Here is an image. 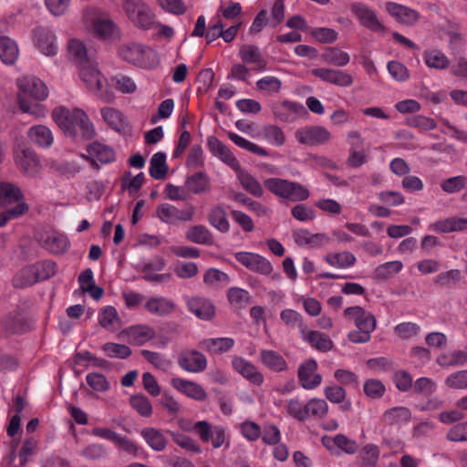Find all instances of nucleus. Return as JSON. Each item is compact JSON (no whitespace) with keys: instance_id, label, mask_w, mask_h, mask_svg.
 <instances>
[{"instance_id":"nucleus-1","label":"nucleus","mask_w":467,"mask_h":467,"mask_svg":"<svg viewBox=\"0 0 467 467\" xmlns=\"http://www.w3.org/2000/svg\"><path fill=\"white\" fill-rule=\"evenodd\" d=\"M18 87L20 90L18 101L21 110L36 116L42 115V108L37 103L29 102L27 98L30 97L37 101L46 99L48 96L46 84L39 78L25 77L18 79Z\"/></svg>"},{"instance_id":"nucleus-2","label":"nucleus","mask_w":467,"mask_h":467,"mask_svg":"<svg viewBox=\"0 0 467 467\" xmlns=\"http://www.w3.org/2000/svg\"><path fill=\"white\" fill-rule=\"evenodd\" d=\"M344 315L346 317L352 319L358 328V330L348 333V339L353 343L368 342L371 337L370 334L376 328L375 316L358 306L347 307Z\"/></svg>"},{"instance_id":"nucleus-3","label":"nucleus","mask_w":467,"mask_h":467,"mask_svg":"<svg viewBox=\"0 0 467 467\" xmlns=\"http://www.w3.org/2000/svg\"><path fill=\"white\" fill-rule=\"evenodd\" d=\"M129 19L142 30L156 29L159 22L153 10L141 0H125L122 4Z\"/></svg>"},{"instance_id":"nucleus-4","label":"nucleus","mask_w":467,"mask_h":467,"mask_svg":"<svg viewBox=\"0 0 467 467\" xmlns=\"http://www.w3.org/2000/svg\"><path fill=\"white\" fill-rule=\"evenodd\" d=\"M264 184L275 195L292 202L305 201L310 195L304 185L285 179L268 178L265 180Z\"/></svg>"},{"instance_id":"nucleus-5","label":"nucleus","mask_w":467,"mask_h":467,"mask_svg":"<svg viewBox=\"0 0 467 467\" xmlns=\"http://www.w3.org/2000/svg\"><path fill=\"white\" fill-rule=\"evenodd\" d=\"M119 55L123 60L140 67H153L158 62L155 51L139 43L130 42L121 45Z\"/></svg>"},{"instance_id":"nucleus-6","label":"nucleus","mask_w":467,"mask_h":467,"mask_svg":"<svg viewBox=\"0 0 467 467\" xmlns=\"http://www.w3.org/2000/svg\"><path fill=\"white\" fill-rule=\"evenodd\" d=\"M38 244L53 254H63L69 248L67 237L53 228H40L35 234Z\"/></svg>"},{"instance_id":"nucleus-7","label":"nucleus","mask_w":467,"mask_h":467,"mask_svg":"<svg viewBox=\"0 0 467 467\" xmlns=\"http://www.w3.org/2000/svg\"><path fill=\"white\" fill-rule=\"evenodd\" d=\"M79 76L88 88L95 92L104 102L110 103L114 100L112 92L103 90L104 78L97 68L83 65L79 68Z\"/></svg>"},{"instance_id":"nucleus-8","label":"nucleus","mask_w":467,"mask_h":467,"mask_svg":"<svg viewBox=\"0 0 467 467\" xmlns=\"http://www.w3.org/2000/svg\"><path fill=\"white\" fill-rule=\"evenodd\" d=\"M194 207L188 205L185 209L180 210L171 203H161L156 209V216L165 223L175 224L178 222L192 221L194 215Z\"/></svg>"},{"instance_id":"nucleus-9","label":"nucleus","mask_w":467,"mask_h":467,"mask_svg":"<svg viewBox=\"0 0 467 467\" xmlns=\"http://www.w3.org/2000/svg\"><path fill=\"white\" fill-rule=\"evenodd\" d=\"M235 260L248 270L262 275H270L273 272L272 264L259 254L238 252L234 254Z\"/></svg>"},{"instance_id":"nucleus-10","label":"nucleus","mask_w":467,"mask_h":467,"mask_svg":"<svg viewBox=\"0 0 467 467\" xmlns=\"http://www.w3.org/2000/svg\"><path fill=\"white\" fill-rule=\"evenodd\" d=\"M16 161L19 171L27 178L40 177L42 165L36 152L30 149H23L16 153Z\"/></svg>"},{"instance_id":"nucleus-11","label":"nucleus","mask_w":467,"mask_h":467,"mask_svg":"<svg viewBox=\"0 0 467 467\" xmlns=\"http://www.w3.org/2000/svg\"><path fill=\"white\" fill-rule=\"evenodd\" d=\"M206 357L195 349H183L178 356V365L191 373H200L207 368Z\"/></svg>"},{"instance_id":"nucleus-12","label":"nucleus","mask_w":467,"mask_h":467,"mask_svg":"<svg viewBox=\"0 0 467 467\" xmlns=\"http://www.w3.org/2000/svg\"><path fill=\"white\" fill-rule=\"evenodd\" d=\"M386 11L399 23L404 26H414L420 18V14L409 6L394 2L386 3Z\"/></svg>"},{"instance_id":"nucleus-13","label":"nucleus","mask_w":467,"mask_h":467,"mask_svg":"<svg viewBox=\"0 0 467 467\" xmlns=\"http://www.w3.org/2000/svg\"><path fill=\"white\" fill-rule=\"evenodd\" d=\"M351 12L357 16L360 24L373 32H384L386 27L379 22L376 13L362 3L351 5Z\"/></svg>"},{"instance_id":"nucleus-14","label":"nucleus","mask_w":467,"mask_h":467,"mask_svg":"<svg viewBox=\"0 0 467 467\" xmlns=\"http://www.w3.org/2000/svg\"><path fill=\"white\" fill-rule=\"evenodd\" d=\"M317 363L314 359H308L302 363L297 371L299 383L305 389H312L321 384L322 376L316 373Z\"/></svg>"},{"instance_id":"nucleus-15","label":"nucleus","mask_w":467,"mask_h":467,"mask_svg":"<svg viewBox=\"0 0 467 467\" xmlns=\"http://www.w3.org/2000/svg\"><path fill=\"white\" fill-rule=\"evenodd\" d=\"M296 138L302 144L315 146L327 142L330 139V133L324 127L314 126L296 130Z\"/></svg>"},{"instance_id":"nucleus-16","label":"nucleus","mask_w":467,"mask_h":467,"mask_svg":"<svg viewBox=\"0 0 467 467\" xmlns=\"http://www.w3.org/2000/svg\"><path fill=\"white\" fill-rule=\"evenodd\" d=\"M311 73L321 80L338 87H349L353 83L352 76L341 70L319 67L312 69Z\"/></svg>"},{"instance_id":"nucleus-17","label":"nucleus","mask_w":467,"mask_h":467,"mask_svg":"<svg viewBox=\"0 0 467 467\" xmlns=\"http://www.w3.org/2000/svg\"><path fill=\"white\" fill-rule=\"evenodd\" d=\"M171 386L185 396L197 400L204 401L208 398L205 389L199 383L182 378L171 379Z\"/></svg>"},{"instance_id":"nucleus-18","label":"nucleus","mask_w":467,"mask_h":467,"mask_svg":"<svg viewBox=\"0 0 467 467\" xmlns=\"http://www.w3.org/2000/svg\"><path fill=\"white\" fill-rule=\"evenodd\" d=\"M233 368L251 383L260 386L264 382L263 374L256 367L241 357H234L232 360Z\"/></svg>"},{"instance_id":"nucleus-19","label":"nucleus","mask_w":467,"mask_h":467,"mask_svg":"<svg viewBox=\"0 0 467 467\" xmlns=\"http://www.w3.org/2000/svg\"><path fill=\"white\" fill-rule=\"evenodd\" d=\"M36 45L38 49L46 56H55L57 51V46L55 35L47 28L39 27L34 31Z\"/></svg>"},{"instance_id":"nucleus-20","label":"nucleus","mask_w":467,"mask_h":467,"mask_svg":"<svg viewBox=\"0 0 467 467\" xmlns=\"http://www.w3.org/2000/svg\"><path fill=\"white\" fill-rule=\"evenodd\" d=\"M23 193L19 187L10 182H0V207L14 208L23 202Z\"/></svg>"},{"instance_id":"nucleus-21","label":"nucleus","mask_w":467,"mask_h":467,"mask_svg":"<svg viewBox=\"0 0 467 467\" xmlns=\"http://www.w3.org/2000/svg\"><path fill=\"white\" fill-rule=\"evenodd\" d=\"M52 118L64 133L70 137H76V121L73 119V110L59 107L52 111Z\"/></svg>"},{"instance_id":"nucleus-22","label":"nucleus","mask_w":467,"mask_h":467,"mask_svg":"<svg viewBox=\"0 0 467 467\" xmlns=\"http://www.w3.org/2000/svg\"><path fill=\"white\" fill-rule=\"evenodd\" d=\"M87 151L90 155V164L96 169H99V165L96 161L102 163H109L115 160V152L113 149L99 142H93L89 144Z\"/></svg>"},{"instance_id":"nucleus-23","label":"nucleus","mask_w":467,"mask_h":467,"mask_svg":"<svg viewBox=\"0 0 467 467\" xmlns=\"http://www.w3.org/2000/svg\"><path fill=\"white\" fill-rule=\"evenodd\" d=\"M273 112L279 120L288 122L292 121L295 117L301 112H306V109L301 104L290 100H284L273 106Z\"/></svg>"},{"instance_id":"nucleus-24","label":"nucleus","mask_w":467,"mask_h":467,"mask_svg":"<svg viewBox=\"0 0 467 467\" xmlns=\"http://www.w3.org/2000/svg\"><path fill=\"white\" fill-rule=\"evenodd\" d=\"M208 148L210 151L219 157L223 161L230 165L234 169H239V161L233 155L231 150L216 137L211 136L208 138Z\"/></svg>"},{"instance_id":"nucleus-25","label":"nucleus","mask_w":467,"mask_h":467,"mask_svg":"<svg viewBox=\"0 0 467 467\" xmlns=\"http://www.w3.org/2000/svg\"><path fill=\"white\" fill-rule=\"evenodd\" d=\"M190 312L202 320H210L215 314L213 305L203 297H192L187 301Z\"/></svg>"},{"instance_id":"nucleus-26","label":"nucleus","mask_w":467,"mask_h":467,"mask_svg":"<svg viewBox=\"0 0 467 467\" xmlns=\"http://www.w3.org/2000/svg\"><path fill=\"white\" fill-rule=\"evenodd\" d=\"M140 436L147 445L154 451H162L166 449L168 440L161 430L146 427L140 431Z\"/></svg>"},{"instance_id":"nucleus-27","label":"nucleus","mask_w":467,"mask_h":467,"mask_svg":"<svg viewBox=\"0 0 467 467\" xmlns=\"http://www.w3.org/2000/svg\"><path fill=\"white\" fill-rule=\"evenodd\" d=\"M130 344L137 346L143 345L155 337L152 327L145 325H137L128 327L123 331Z\"/></svg>"},{"instance_id":"nucleus-28","label":"nucleus","mask_w":467,"mask_h":467,"mask_svg":"<svg viewBox=\"0 0 467 467\" xmlns=\"http://www.w3.org/2000/svg\"><path fill=\"white\" fill-rule=\"evenodd\" d=\"M101 116L104 121L113 130L118 132L124 131L128 129L129 123L119 109L111 107H105L101 109Z\"/></svg>"},{"instance_id":"nucleus-29","label":"nucleus","mask_w":467,"mask_h":467,"mask_svg":"<svg viewBox=\"0 0 467 467\" xmlns=\"http://www.w3.org/2000/svg\"><path fill=\"white\" fill-rule=\"evenodd\" d=\"M293 238L298 245H308L309 247H318L328 242V238L324 234H312L306 229H300L293 232Z\"/></svg>"},{"instance_id":"nucleus-30","label":"nucleus","mask_w":467,"mask_h":467,"mask_svg":"<svg viewBox=\"0 0 467 467\" xmlns=\"http://www.w3.org/2000/svg\"><path fill=\"white\" fill-rule=\"evenodd\" d=\"M260 359L264 366L274 372H282L288 368L285 359L275 350H261Z\"/></svg>"},{"instance_id":"nucleus-31","label":"nucleus","mask_w":467,"mask_h":467,"mask_svg":"<svg viewBox=\"0 0 467 467\" xmlns=\"http://www.w3.org/2000/svg\"><path fill=\"white\" fill-rule=\"evenodd\" d=\"M234 345L231 337L206 338L199 342V347L212 354H222L230 350Z\"/></svg>"},{"instance_id":"nucleus-32","label":"nucleus","mask_w":467,"mask_h":467,"mask_svg":"<svg viewBox=\"0 0 467 467\" xmlns=\"http://www.w3.org/2000/svg\"><path fill=\"white\" fill-rule=\"evenodd\" d=\"M240 57L244 63L255 64L254 69L263 70L266 67V61L264 59L259 48L253 45H244L239 51Z\"/></svg>"},{"instance_id":"nucleus-33","label":"nucleus","mask_w":467,"mask_h":467,"mask_svg":"<svg viewBox=\"0 0 467 467\" xmlns=\"http://www.w3.org/2000/svg\"><path fill=\"white\" fill-rule=\"evenodd\" d=\"M411 419V412L406 407H394L386 410L382 415V421L387 425H400L408 423Z\"/></svg>"},{"instance_id":"nucleus-34","label":"nucleus","mask_w":467,"mask_h":467,"mask_svg":"<svg viewBox=\"0 0 467 467\" xmlns=\"http://www.w3.org/2000/svg\"><path fill=\"white\" fill-rule=\"evenodd\" d=\"M27 134L31 141L41 148H48L53 143L52 132L47 126H33L29 129Z\"/></svg>"},{"instance_id":"nucleus-35","label":"nucleus","mask_w":467,"mask_h":467,"mask_svg":"<svg viewBox=\"0 0 467 467\" xmlns=\"http://www.w3.org/2000/svg\"><path fill=\"white\" fill-rule=\"evenodd\" d=\"M145 308L153 315L164 317L173 312L175 306L165 297H151L146 302Z\"/></svg>"},{"instance_id":"nucleus-36","label":"nucleus","mask_w":467,"mask_h":467,"mask_svg":"<svg viewBox=\"0 0 467 467\" xmlns=\"http://www.w3.org/2000/svg\"><path fill=\"white\" fill-rule=\"evenodd\" d=\"M16 43L8 36H0V58L6 65H13L18 58Z\"/></svg>"},{"instance_id":"nucleus-37","label":"nucleus","mask_w":467,"mask_h":467,"mask_svg":"<svg viewBox=\"0 0 467 467\" xmlns=\"http://www.w3.org/2000/svg\"><path fill=\"white\" fill-rule=\"evenodd\" d=\"M185 237L190 242L198 244H212L213 241L212 233L206 226L202 224L191 226L187 230Z\"/></svg>"},{"instance_id":"nucleus-38","label":"nucleus","mask_w":467,"mask_h":467,"mask_svg":"<svg viewBox=\"0 0 467 467\" xmlns=\"http://www.w3.org/2000/svg\"><path fill=\"white\" fill-rule=\"evenodd\" d=\"M168 170L166 154L164 152L154 153L150 161L149 173L150 177L154 180H164L168 174Z\"/></svg>"},{"instance_id":"nucleus-39","label":"nucleus","mask_w":467,"mask_h":467,"mask_svg":"<svg viewBox=\"0 0 467 467\" xmlns=\"http://www.w3.org/2000/svg\"><path fill=\"white\" fill-rule=\"evenodd\" d=\"M237 171V178L242 187L254 197H261L264 190L260 182L252 176L249 172L239 169H234Z\"/></svg>"},{"instance_id":"nucleus-40","label":"nucleus","mask_w":467,"mask_h":467,"mask_svg":"<svg viewBox=\"0 0 467 467\" xmlns=\"http://www.w3.org/2000/svg\"><path fill=\"white\" fill-rule=\"evenodd\" d=\"M304 340L307 341L316 349L327 352L332 349L334 344L333 341L327 335L318 331H308L302 335Z\"/></svg>"},{"instance_id":"nucleus-41","label":"nucleus","mask_w":467,"mask_h":467,"mask_svg":"<svg viewBox=\"0 0 467 467\" xmlns=\"http://www.w3.org/2000/svg\"><path fill=\"white\" fill-rule=\"evenodd\" d=\"M73 119L76 121V129L80 130L83 139L90 140L95 136V128L84 110L80 109H73Z\"/></svg>"},{"instance_id":"nucleus-42","label":"nucleus","mask_w":467,"mask_h":467,"mask_svg":"<svg viewBox=\"0 0 467 467\" xmlns=\"http://www.w3.org/2000/svg\"><path fill=\"white\" fill-rule=\"evenodd\" d=\"M209 223L222 233L230 230V223L226 217V212L221 205L213 207L208 213Z\"/></svg>"},{"instance_id":"nucleus-43","label":"nucleus","mask_w":467,"mask_h":467,"mask_svg":"<svg viewBox=\"0 0 467 467\" xmlns=\"http://www.w3.org/2000/svg\"><path fill=\"white\" fill-rule=\"evenodd\" d=\"M37 282V274L33 265L19 270L13 278V285L16 288L27 287Z\"/></svg>"},{"instance_id":"nucleus-44","label":"nucleus","mask_w":467,"mask_h":467,"mask_svg":"<svg viewBox=\"0 0 467 467\" xmlns=\"http://www.w3.org/2000/svg\"><path fill=\"white\" fill-rule=\"evenodd\" d=\"M49 168L59 176L67 178L74 177L79 173L82 170L81 166L77 161H51L49 162Z\"/></svg>"},{"instance_id":"nucleus-45","label":"nucleus","mask_w":467,"mask_h":467,"mask_svg":"<svg viewBox=\"0 0 467 467\" xmlns=\"http://www.w3.org/2000/svg\"><path fill=\"white\" fill-rule=\"evenodd\" d=\"M185 186L192 193L200 194L209 190L210 180L204 172L199 171L186 179Z\"/></svg>"},{"instance_id":"nucleus-46","label":"nucleus","mask_w":467,"mask_h":467,"mask_svg":"<svg viewBox=\"0 0 467 467\" xmlns=\"http://www.w3.org/2000/svg\"><path fill=\"white\" fill-rule=\"evenodd\" d=\"M5 330L10 334L23 333L26 330V321L24 316L16 311L10 313L3 321Z\"/></svg>"},{"instance_id":"nucleus-47","label":"nucleus","mask_w":467,"mask_h":467,"mask_svg":"<svg viewBox=\"0 0 467 467\" xmlns=\"http://www.w3.org/2000/svg\"><path fill=\"white\" fill-rule=\"evenodd\" d=\"M99 324L109 331H116L119 327V318L113 306H106L99 312Z\"/></svg>"},{"instance_id":"nucleus-48","label":"nucleus","mask_w":467,"mask_h":467,"mask_svg":"<svg viewBox=\"0 0 467 467\" xmlns=\"http://www.w3.org/2000/svg\"><path fill=\"white\" fill-rule=\"evenodd\" d=\"M325 260L329 265L338 268L350 267L357 261L355 255L348 251L327 254Z\"/></svg>"},{"instance_id":"nucleus-49","label":"nucleus","mask_w":467,"mask_h":467,"mask_svg":"<svg viewBox=\"0 0 467 467\" xmlns=\"http://www.w3.org/2000/svg\"><path fill=\"white\" fill-rule=\"evenodd\" d=\"M403 267L400 261H390L385 264L379 265L374 270V279L376 280H387L391 278L396 274L400 273Z\"/></svg>"},{"instance_id":"nucleus-50","label":"nucleus","mask_w":467,"mask_h":467,"mask_svg":"<svg viewBox=\"0 0 467 467\" xmlns=\"http://www.w3.org/2000/svg\"><path fill=\"white\" fill-rule=\"evenodd\" d=\"M67 55L70 60L81 66L88 62L86 47L78 39H71L68 42Z\"/></svg>"},{"instance_id":"nucleus-51","label":"nucleus","mask_w":467,"mask_h":467,"mask_svg":"<svg viewBox=\"0 0 467 467\" xmlns=\"http://www.w3.org/2000/svg\"><path fill=\"white\" fill-rule=\"evenodd\" d=\"M323 59L337 67H345L350 61L349 55L337 47H328L322 55Z\"/></svg>"},{"instance_id":"nucleus-52","label":"nucleus","mask_w":467,"mask_h":467,"mask_svg":"<svg viewBox=\"0 0 467 467\" xmlns=\"http://www.w3.org/2000/svg\"><path fill=\"white\" fill-rule=\"evenodd\" d=\"M227 297L230 304L238 309L246 307L251 300L248 291L239 287L230 288L227 292Z\"/></svg>"},{"instance_id":"nucleus-53","label":"nucleus","mask_w":467,"mask_h":467,"mask_svg":"<svg viewBox=\"0 0 467 467\" xmlns=\"http://www.w3.org/2000/svg\"><path fill=\"white\" fill-rule=\"evenodd\" d=\"M306 409L307 419L309 417L322 419L328 411V405L325 400L313 398L306 403Z\"/></svg>"},{"instance_id":"nucleus-54","label":"nucleus","mask_w":467,"mask_h":467,"mask_svg":"<svg viewBox=\"0 0 467 467\" xmlns=\"http://www.w3.org/2000/svg\"><path fill=\"white\" fill-rule=\"evenodd\" d=\"M424 59L429 67L435 69H445L450 64L448 57L438 50L425 52Z\"/></svg>"},{"instance_id":"nucleus-55","label":"nucleus","mask_w":467,"mask_h":467,"mask_svg":"<svg viewBox=\"0 0 467 467\" xmlns=\"http://www.w3.org/2000/svg\"><path fill=\"white\" fill-rule=\"evenodd\" d=\"M228 137L231 139L233 142H234L237 146L260 156H268V152L264 148L258 146L257 144L247 140L246 139L235 134L234 132H229Z\"/></svg>"},{"instance_id":"nucleus-56","label":"nucleus","mask_w":467,"mask_h":467,"mask_svg":"<svg viewBox=\"0 0 467 467\" xmlns=\"http://www.w3.org/2000/svg\"><path fill=\"white\" fill-rule=\"evenodd\" d=\"M467 187V176L458 175L443 180L441 188L447 193L459 192Z\"/></svg>"},{"instance_id":"nucleus-57","label":"nucleus","mask_w":467,"mask_h":467,"mask_svg":"<svg viewBox=\"0 0 467 467\" xmlns=\"http://www.w3.org/2000/svg\"><path fill=\"white\" fill-rule=\"evenodd\" d=\"M28 210L29 207L26 202H19L14 208L4 209L0 213V227L5 226L9 220L16 219L26 214Z\"/></svg>"},{"instance_id":"nucleus-58","label":"nucleus","mask_w":467,"mask_h":467,"mask_svg":"<svg viewBox=\"0 0 467 467\" xmlns=\"http://www.w3.org/2000/svg\"><path fill=\"white\" fill-rule=\"evenodd\" d=\"M130 404L142 417H150L152 413V407L149 399L142 394L131 396Z\"/></svg>"},{"instance_id":"nucleus-59","label":"nucleus","mask_w":467,"mask_h":467,"mask_svg":"<svg viewBox=\"0 0 467 467\" xmlns=\"http://www.w3.org/2000/svg\"><path fill=\"white\" fill-rule=\"evenodd\" d=\"M286 412L298 421L302 422L307 420L306 404H303L298 399H291L287 401Z\"/></svg>"},{"instance_id":"nucleus-60","label":"nucleus","mask_w":467,"mask_h":467,"mask_svg":"<svg viewBox=\"0 0 467 467\" xmlns=\"http://www.w3.org/2000/svg\"><path fill=\"white\" fill-rule=\"evenodd\" d=\"M462 278V273L458 269H451L439 274L434 278V284L441 287H449L451 285L457 284Z\"/></svg>"},{"instance_id":"nucleus-61","label":"nucleus","mask_w":467,"mask_h":467,"mask_svg":"<svg viewBox=\"0 0 467 467\" xmlns=\"http://www.w3.org/2000/svg\"><path fill=\"white\" fill-rule=\"evenodd\" d=\"M280 317L288 326L297 325L302 335L306 333L307 326L303 322L301 315L293 309H285L281 312Z\"/></svg>"},{"instance_id":"nucleus-62","label":"nucleus","mask_w":467,"mask_h":467,"mask_svg":"<svg viewBox=\"0 0 467 467\" xmlns=\"http://www.w3.org/2000/svg\"><path fill=\"white\" fill-rule=\"evenodd\" d=\"M102 349L110 358H127L131 355V349L122 344L109 342L103 345Z\"/></svg>"},{"instance_id":"nucleus-63","label":"nucleus","mask_w":467,"mask_h":467,"mask_svg":"<svg viewBox=\"0 0 467 467\" xmlns=\"http://www.w3.org/2000/svg\"><path fill=\"white\" fill-rule=\"evenodd\" d=\"M111 82L121 93H133L136 90L135 82L128 76L117 74L111 78Z\"/></svg>"},{"instance_id":"nucleus-64","label":"nucleus","mask_w":467,"mask_h":467,"mask_svg":"<svg viewBox=\"0 0 467 467\" xmlns=\"http://www.w3.org/2000/svg\"><path fill=\"white\" fill-rule=\"evenodd\" d=\"M445 385L451 389H467V370L451 373L446 378Z\"/></svg>"}]
</instances>
